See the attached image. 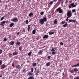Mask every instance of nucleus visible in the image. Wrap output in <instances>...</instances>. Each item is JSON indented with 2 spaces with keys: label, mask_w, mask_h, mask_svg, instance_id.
Instances as JSON below:
<instances>
[{
  "label": "nucleus",
  "mask_w": 79,
  "mask_h": 79,
  "mask_svg": "<svg viewBox=\"0 0 79 79\" xmlns=\"http://www.w3.org/2000/svg\"><path fill=\"white\" fill-rule=\"evenodd\" d=\"M47 18H46V17H43V19H40L39 23L40 24H41L43 25V24H44V22H47Z\"/></svg>",
  "instance_id": "nucleus-1"
},
{
  "label": "nucleus",
  "mask_w": 79,
  "mask_h": 79,
  "mask_svg": "<svg viewBox=\"0 0 79 79\" xmlns=\"http://www.w3.org/2000/svg\"><path fill=\"white\" fill-rule=\"evenodd\" d=\"M56 10L58 12H59V13H63V9H61V7H59L56 9Z\"/></svg>",
  "instance_id": "nucleus-2"
},
{
  "label": "nucleus",
  "mask_w": 79,
  "mask_h": 79,
  "mask_svg": "<svg viewBox=\"0 0 79 79\" xmlns=\"http://www.w3.org/2000/svg\"><path fill=\"white\" fill-rule=\"evenodd\" d=\"M11 21L14 23H16V22L18 21V19L17 18L14 17L11 20Z\"/></svg>",
  "instance_id": "nucleus-3"
},
{
  "label": "nucleus",
  "mask_w": 79,
  "mask_h": 79,
  "mask_svg": "<svg viewBox=\"0 0 79 79\" xmlns=\"http://www.w3.org/2000/svg\"><path fill=\"white\" fill-rule=\"evenodd\" d=\"M67 16L68 18H69L71 16V12L70 11H69L67 14Z\"/></svg>",
  "instance_id": "nucleus-4"
},
{
  "label": "nucleus",
  "mask_w": 79,
  "mask_h": 79,
  "mask_svg": "<svg viewBox=\"0 0 79 79\" xmlns=\"http://www.w3.org/2000/svg\"><path fill=\"white\" fill-rule=\"evenodd\" d=\"M49 36L48 35H44L43 37V39H48V37Z\"/></svg>",
  "instance_id": "nucleus-5"
},
{
  "label": "nucleus",
  "mask_w": 79,
  "mask_h": 79,
  "mask_svg": "<svg viewBox=\"0 0 79 79\" xmlns=\"http://www.w3.org/2000/svg\"><path fill=\"white\" fill-rule=\"evenodd\" d=\"M1 69H4V68H5V67H6V66L5 65V64H2L1 66Z\"/></svg>",
  "instance_id": "nucleus-6"
},
{
  "label": "nucleus",
  "mask_w": 79,
  "mask_h": 79,
  "mask_svg": "<svg viewBox=\"0 0 79 79\" xmlns=\"http://www.w3.org/2000/svg\"><path fill=\"white\" fill-rule=\"evenodd\" d=\"M5 22H6L5 21H2L0 25L1 26H4V24L5 23Z\"/></svg>",
  "instance_id": "nucleus-7"
},
{
  "label": "nucleus",
  "mask_w": 79,
  "mask_h": 79,
  "mask_svg": "<svg viewBox=\"0 0 79 79\" xmlns=\"http://www.w3.org/2000/svg\"><path fill=\"white\" fill-rule=\"evenodd\" d=\"M15 44V42L14 41H11L9 43V44L10 45H13Z\"/></svg>",
  "instance_id": "nucleus-8"
},
{
  "label": "nucleus",
  "mask_w": 79,
  "mask_h": 79,
  "mask_svg": "<svg viewBox=\"0 0 79 79\" xmlns=\"http://www.w3.org/2000/svg\"><path fill=\"white\" fill-rule=\"evenodd\" d=\"M69 22L71 23V22H73L74 23H76V20H69Z\"/></svg>",
  "instance_id": "nucleus-9"
},
{
  "label": "nucleus",
  "mask_w": 79,
  "mask_h": 79,
  "mask_svg": "<svg viewBox=\"0 0 79 79\" xmlns=\"http://www.w3.org/2000/svg\"><path fill=\"white\" fill-rule=\"evenodd\" d=\"M43 53V51L42 50H40L39 51V52H38V54L39 55H42Z\"/></svg>",
  "instance_id": "nucleus-10"
},
{
  "label": "nucleus",
  "mask_w": 79,
  "mask_h": 79,
  "mask_svg": "<svg viewBox=\"0 0 79 79\" xmlns=\"http://www.w3.org/2000/svg\"><path fill=\"white\" fill-rule=\"evenodd\" d=\"M73 71L74 72H77V71H78V69L76 68H75L73 69Z\"/></svg>",
  "instance_id": "nucleus-11"
},
{
  "label": "nucleus",
  "mask_w": 79,
  "mask_h": 79,
  "mask_svg": "<svg viewBox=\"0 0 79 79\" xmlns=\"http://www.w3.org/2000/svg\"><path fill=\"white\" fill-rule=\"evenodd\" d=\"M50 64H51L50 62H48L46 64V66H49Z\"/></svg>",
  "instance_id": "nucleus-12"
},
{
  "label": "nucleus",
  "mask_w": 79,
  "mask_h": 79,
  "mask_svg": "<svg viewBox=\"0 0 79 79\" xmlns=\"http://www.w3.org/2000/svg\"><path fill=\"white\" fill-rule=\"evenodd\" d=\"M57 19H55L54 21V23L55 24H57V23H58V21H57Z\"/></svg>",
  "instance_id": "nucleus-13"
},
{
  "label": "nucleus",
  "mask_w": 79,
  "mask_h": 79,
  "mask_svg": "<svg viewBox=\"0 0 79 79\" xmlns=\"http://www.w3.org/2000/svg\"><path fill=\"white\" fill-rule=\"evenodd\" d=\"M19 45H21V43L20 42H17L16 43V45L19 46Z\"/></svg>",
  "instance_id": "nucleus-14"
},
{
  "label": "nucleus",
  "mask_w": 79,
  "mask_h": 79,
  "mask_svg": "<svg viewBox=\"0 0 79 79\" xmlns=\"http://www.w3.org/2000/svg\"><path fill=\"white\" fill-rule=\"evenodd\" d=\"M16 68L18 69H20V68H21V66L19 65H16Z\"/></svg>",
  "instance_id": "nucleus-15"
},
{
  "label": "nucleus",
  "mask_w": 79,
  "mask_h": 79,
  "mask_svg": "<svg viewBox=\"0 0 79 79\" xmlns=\"http://www.w3.org/2000/svg\"><path fill=\"white\" fill-rule=\"evenodd\" d=\"M14 26V23H10L9 27H13V26Z\"/></svg>",
  "instance_id": "nucleus-16"
},
{
  "label": "nucleus",
  "mask_w": 79,
  "mask_h": 79,
  "mask_svg": "<svg viewBox=\"0 0 79 79\" xmlns=\"http://www.w3.org/2000/svg\"><path fill=\"white\" fill-rule=\"evenodd\" d=\"M37 65V64H36V63H32V66L33 67H35V66H36Z\"/></svg>",
  "instance_id": "nucleus-17"
},
{
  "label": "nucleus",
  "mask_w": 79,
  "mask_h": 79,
  "mask_svg": "<svg viewBox=\"0 0 79 79\" xmlns=\"http://www.w3.org/2000/svg\"><path fill=\"white\" fill-rule=\"evenodd\" d=\"M79 66V63H78L77 64H76L74 66H72V68H73V67H77V66Z\"/></svg>",
  "instance_id": "nucleus-18"
},
{
  "label": "nucleus",
  "mask_w": 79,
  "mask_h": 79,
  "mask_svg": "<svg viewBox=\"0 0 79 79\" xmlns=\"http://www.w3.org/2000/svg\"><path fill=\"white\" fill-rule=\"evenodd\" d=\"M28 74L29 76H32V75H33L32 73L31 72H28Z\"/></svg>",
  "instance_id": "nucleus-19"
},
{
  "label": "nucleus",
  "mask_w": 79,
  "mask_h": 79,
  "mask_svg": "<svg viewBox=\"0 0 79 79\" xmlns=\"http://www.w3.org/2000/svg\"><path fill=\"white\" fill-rule=\"evenodd\" d=\"M29 16L30 17H31L32 16H33V13L31 12L29 14Z\"/></svg>",
  "instance_id": "nucleus-20"
},
{
  "label": "nucleus",
  "mask_w": 79,
  "mask_h": 79,
  "mask_svg": "<svg viewBox=\"0 0 79 79\" xmlns=\"http://www.w3.org/2000/svg\"><path fill=\"white\" fill-rule=\"evenodd\" d=\"M22 48H23V47H22V46H20L19 48V50L20 51H22Z\"/></svg>",
  "instance_id": "nucleus-21"
},
{
  "label": "nucleus",
  "mask_w": 79,
  "mask_h": 79,
  "mask_svg": "<svg viewBox=\"0 0 79 79\" xmlns=\"http://www.w3.org/2000/svg\"><path fill=\"white\" fill-rule=\"evenodd\" d=\"M34 77L33 76H30L29 77L28 79H34Z\"/></svg>",
  "instance_id": "nucleus-22"
},
{
  "label": "nucleus",
  "mask_w": 79,
  "mask_h": 79,
  "mask_svg": "<svg viewBox=\"0 0 79 79\" xmlns=\"http://www.w3.org/2000/svg\"><path fill=\"white\" fill-rule=\"evenodd\" d=\"M55 34V32H49V35H52V34Z\"/></svg>",
  "instance_id": "nucleus-23"
},
{
  "label": "nucleus",
  "mask_w": 79,
  "mask_h": 79,
  "mask_svg": "<svg viewBox=\"0 0 79 79\" xmlns=\"http://www.w3.org/2000/svg\"><path fill=\"white\" fill-rule=\"evenodd\" d=\"M25 22L26 24H29V21L28 20H26Z\"/></svg>",
  "instance_id": "nucleus-24"
},
{
  "label": "nucleus",
  "mask_w": 79,
  "mask_h": 79,
  "mask_svg": "<svg viewBox=\"0 0 79 79\" xmlns=\"http://www.w3.org/2000/svg\"><path fill=\"white\" fill-rule=\"evenodd\" d=\"M31 53H32V52L30 51V52L28 54V56H31Z\"/></svg>",
  "instance_id": "nucleus-25"
},
{
  "label": "nucleus",
  "mask_w": 79,
  "mask_h": 79,
  "mask_svg": "<svg viewBox=\"0 0 79 79\" xmlns=\"http://www.w3.org/2000/svg\"><path fill=\"white\" fill-rule=\"evenodd\" d=\"M35 30H33L32 31V34H35Z\"/></svg>",
  "instance_id": "nucleus-26"
},
{
  "label": "nucleus",
  "mask_w": 79,
  "mask_h": 79,
  "mask_svg": "<svg viewBox=\"0 0 79 79\" xmlns=\"http://www.w3.org/2000/svg\"><path fill=\"white\" fill-rule=\"evenodd\" d=\"M17 53H18V52H14L13 53V55L14 56L16 55H17Z\"/></svg>",
  "instance_id": "nucleus-27"
},
{
  "label": "nucleus",
  "mask_w": 79,
  "mask_h": 79,
  "mask_svg": "<svg viewBox=\"0 0 79 79\" xmlns=\"http://www.w3.org/2000/svg\"><path fill=\"white\" fill-rule=\"evenodd\" d=\"M53 2L52 1H51V2H50L49 4V5H52L53 4Z\"/></svg>",
  "instance_id": "nucleus-28"
},
{
  "label": "nucleus",
  "mask_w": 79,
  "mask_h": 79,
  "mask_svg": "<svg viewBox=\"0 0 79 79\" xmlns=\"http://www.w3.org/2000/svg\"><path fill=\"white\" fill-rule=\"evenodd\" d=\"M30 25H28V32H29L30 31Z\"/></svg>",
  "instance_id": "nucleus-29"
},
{
  "label": "nucleus",
  "mask_w": 79,
  "mask_h": 79,
  "mask_svg": "<svg viewBox=\"0 0 79 79\" xmlns=\"http://www.w3.org/2000/svg\"><path fill=\"white\" fill-rule=\"evenodd\" d=\"M76 5H73V6L72 7V8H74V7H76V6H77V3H75Z\"/></svg>",
  "instance_id": "nucleus-30"
},
{
  "label": "nucleus",
  "mask_w": 79,
  "mask_h": 79,
  "mask_svg": "<svg viewBox=\"0 0 79 79\" xmlns=\"http://www.w3.org/2000/svg\"><path fill=\"white\" fill-rule=\"evenodd\" d=\"M70 72H71V73H73V74H74V70H70Z\"/></svg>",
  "instance_id": "nucleus-31"
},
{
  "label": "nucleus",
  "mask_w": 79,
  "mask_h": 79,
  "mask_svg": "<svg viewBox=\"0 0 79 79\" xmlns=\"http://www.w3.org/2000/svg\"><path fill=\"white\" fill-rule=\"evenodd\" d=\"M67 25H68V23H66L65 24L63 25V27H66Z\"/></svg>",
  "instance_id": "nucleus-32"
},
{
  "label": "nucleus",
  "mask_w": 79,
  "mask_h": 79,
  "mask_svg": "<svg viewBox=\"0 0 79 79\" xmlns=\"http://www.w3.org/2000/svg\"><path fill=\"white\" fill-rule=\"evenodd\" d=\"M52 55H55L56 54V52H52Z\"/></svg>",
  "instance_id": "nucleus-33"
},
{
  "label": "nucleus",
  "mask_w": 79,
  "mask_h": 79,
  "mask_svg": "<svg viewBox=\"0 0 79 79\" xmlns=\"http://www.w3.org/2000/svg\"><path fill=\"white\" fill-rule=\"evenodd\" d=\"M44 14V12H41L40 13V14L41 15H43Z\"/></svg>",
  "instance_id": "nucleus-34"
},
{
  "label": "nucleus",
  "mask_w": 79,
  "mask_h": 79,
  "mask_svg": "<svg viewBox=\"0 0 79 79\" xmlns=\"http://www.w3.org/2000/svg\"><path fill=\"white\" fill-rule=\"evenodd\" d=\"M70 5L73 7V6L74 5V3H72Z\"/></svg>",
  "instance_id": "nucleus-35"
},
{
  "label": "nucleus",
  "mask_w": 79,
  "mask_h": 79,
  "mask_svg": "<svg viewBox=\"0 0 79 79\" xmlns=\"http://www.w3.org/2000/svg\"><path fill=\"white\" fill-rule=\"evenodd\" d=\"M11 55H13V54H11L10 53H9V58H11V56H11Z\"/></svg>",
  "instance_id": "nucleus-36"
},
{
  "label": "nucleus",
  "mask_w": 79,
  "mask_h": 79,
  "mask_svg": "<svg viewBox=\"0 0 79 79\" xmlns=\"http://www.w3.org/2000/svg\"><path fill=\"white\" fill-rule=\"evenodd\" d=\"M31 71L32 72V73H33L34 71V68H31Z\"/></svg>",
  "instance_id": "nucleus-37"
},
{
  "label": "nucleus",
  "mask_w": 79,
  "mask_h": 79,
  "mask_svg": "<svg viewBox=\"0 0 79 79\" xmlns=\"http://www.w3.org/2000/svg\"><path fill=\"white\" fill-rule=\"evenodd\" d=\"M55 49H54L53 48H52L51 49V52H55Z\"/></svg>",
  "instance_id": "nucleus-38"
},
{
  "label": "nucleus",
  "mask_w": 79,
  "mask_h": 79,
  "mask_svg": "<svg viewBox=\"0 0 79 79\" xmlns=\"http://www.w3.org/2000/svg\"><path fill=\"white\" fill-rule=\"evenodd\" d=\"M65 23V21H62L61 22L62 24H64Z\"/></svg>",
  "instance_id": "nucleus-39"
},
{
  "label": "nucleus",
  "mask_w": 79,
  "mask_h": 79,
  "mask_svg": "<svg viewBox=\"0 0 79 79\" xmlns=\"http://www.w3.org/2000/svg\"><path fill=\"white\" fill-rule=\"evenodd\" d=\"M72 11L73 13H75L76 12V10L75 9H73L72 10Z\"/></svg>",
  "instance_id": "nucleus-40"
},
{
  "label": "nucleus",
  "mask_w": 79,
  "mask_h": 79,
  "mask_svg": "<svg viewBox=\"0 0 79 79\" xmlns=\"http://www.w3.org/2000/svg\"><path fill=\"white\" fill-rule=\"evenodd\" d=\"M2 60H0V66L2 65Z\"/></svg>",
  "instance_id": "nucleus-41"
},
{
  "label": "nucleus",
  "mask_w": 79,
  "mask_h": 79,
  "mask_svg": "<svg viewBox=\"0 0 79 79\" xmlns=\"http://www.w3.org/2000/svg\"><path fill=\"white\" fill-rule=\"evenodd\" d=\"M36 72L37 73H39L40 72V71H39V69H37Z\"/></svg>",
  "instance_id": "nucleus-42"
},
{
  "label": "nucleus",
  "mask_w": 79,
  "mask_h": 79,
  "mask_svg": "<svg viewBox=\"0 0 79 79\" xmlns=\"http://www.w3.org/2000/svg\"><path fill=\"white\" fill-rule=\"evenodd\" d=\"M2 52H3V51L2 49H0V54H2Z\"/></svg>",
  "instance_id": "nucleus-43"
},
{
  "label": "nucleus",
  "mask_w": 79,
  "mask_h": 79,
  "mask_svg": "<svg viewBox=\"0 0 79 79\" xmlns=\"http://www.w3.org/2000/svg\"><path fill=\"white\" fill-rule=\"evenodd\" d=\"M6 40H7V39L6 38H5L4 39V41L5 42H6Z\"/></svg>",
  "instance_id": "nucleus-44"
},
{
  "label": "nucleus",
  "mask_w": 79,
  "mask_h": 79,
  "mask_svg": "<svg viewBox=\"0 0 79 79\" xmlns=\"http://www.w3.org/2000/svg\"><path fill=\"white\" fill-rule=\"evenodd\" d=\"M51 57V56H48V59H49V60H50V57Z\"/></svg>",
  "instance_id": "nucleus-45"
},
{
  "label": "nucleus",
  "mask_w": 79,
  "mask_h": 79,
  "mask_svg": "<svg viewBox=\"0 0 79 79\" xmlns=\"http://www.w3.org/2000/svg\"><path fill=\"white\" fill-rule=\"evenodd\" d=\"M53 2H56L57 0H52Z\"/></svg>",
  "instance_id": "nucleus-46"
},
{
  "label": "nucleus",
  "mask_w": 79,
  "mask_h": 79,
  "mask_svg": "<svg viewBox=\"0 0 79 79\" xmlns=\"http://www.w3.org/2000/svg\"><path fill=\"white\" fill-rule=\"evenodd\" d=\"M4 18H5V17H2L1 18V20H2L4 19Z\"/></svg>",
  "instance_id": "nucleus-47"
},
{
  "label": "nucleus",
  "mask_w": 79,
  "mask_h": 79,
  "mask_svg": "<svg viewBox=\"0 0 79 79\" xmlns=\"http://www.w3.org/2000/svg\"><path fill=\"white\" fill-rule=\"evenodd\" d=\"M74 79H79V77H76Z\"/></svg>",
  "instance_id": "nucleus-48"
},
{
  "label": "nucleus",
  "mask_w": 79,
  "mask_h": 79,
  "mask_svg": "<svg viewBox=\"0 0 79 79\" xmlns=\"http://www.w3.org/2000/svg\"><path fill=\"white\" fill-rule=\"evenodd\" d=\"M60 44L61 45H63V43L62 42H61L60 43Z\"/></svg>",
  "instance_id": "nucleus-49"
},
{
  "label": "nucleus",
  "mask_w": 79,
  "mask_h": 79,
  "mask_svg": "<svg viewBox=\"0 0 79 79\" xmlns=\"http://www.w3.org/2000/svg\"><path fill=\"white\" fill-rule=\"evenodd\" d=\"M71 6H72L71 5L69 6V9H70V8H72Z\"/></svg>",
  "instance_id": "nucleus-50"
},
{
  "label": "nucleus",
  "mask_w": 79,
  "mask_h": 79,
  "mask_svg": "<svg viewBox=\"0 0 79 79\" xmlns=\"http://www.w3.org/2000/svg\"><path fill=\"white\" fill-rule=\"evenodd\" d=\"M40 59H37V60L38 61V62H40Z\"/></svg>",
  "instance_id": "nucleus-51"
},
{
  "label": "nucleus",
  "mask_w": 79,
  "mask_h": 79,
  "mask_svg": "<svg viewBox=\"0 0 79 79\" xmlns=\"http://www.w3.org/2000/svg\"><path fill=\"white\" fill-rule=\"evenodd\" d=\"M12 66H13V67H15V65H14V63H12Z\"/></svg>",
  "instance_id": "nucleus-52"
},
{
  "label": "nucleus",
  "mask_w": 79,
  "mask_h": 79,
  "mask_svg": "<svg viewBox=\"0 0 79 79\" xmlns=\"http://www.w3.org/2000/svg\"><path fill=\"white\" fill-rule=\"evenodd\" d=\"M63 1L61 3V5L62 6H63Z\"/></svg>",
  "instance_id": "nucleus-53"
},
{
  "label": "nucleus",
  "mask_w": 79,
  "mask_h": 79,
  "mask_svg": "<svg viewBox=\"0 0 79 79\" xmlns=\"http://www.w3.org/2000/svg\"><path fill=\"white\" fill-rule=\"evenodd\" d=\"M69 18H68V17L67 18V19H66V20L67 21H68V20H69V19H68Z\"/></svg>",
  "instance_id": "nucleus-54"
},
{
  "label": "nucleus",
  "mask_w": 79,
  "mask_h": 79,
  "mask_svg": "<svg viewBox=\"0 0 79 79\" xmlns=\"http://www.w3.org/2000/svg\"><path fill=\"white\" fill-rule=\"evenodd\" d=\"M36 73V76H38V75H39V73Z\"/></svg>",
  "instance_id": "nucleus-55"
},
{
  "label": "nucleus",
  "mask_w": 79,
  "mask_h": 79,
  "mask_svg": "<svg viewBox=\"0 0 79 79\" xmlns=\"http://www.w3.org/2000/svg\"><path fill=\"white\" fill-rule=\"evenodd\" d=\"M25 71H26V70H25V69H23V73H24L25 72Z\"/></svg>",
  "instance_id": "nucleus-56"
},
{
  "label": "nucleus",
  "mask_w": 79,
  "mask_h": 79,
  "mask_svg": "<svg viewBox=\"0 0 79 79\" xmlns=\"http://www.w3.org/2000/svg\"><path fill=\"white\" fill-rule=\"evenodd\" d=\"M37 71V69L36 68H35V71Z\"/></svg>",
  "instance_id": "nucleus-57"
},
{
  "label": "nucleus",
  "mask_w": 79,
  "mask_h": 79,
  "mask_svg": "<svg viewBox=\"0 0 79 79\" xmlns=\"http://www.w3.org/2000/svg\"><path fill=\"white\" fill-rule=\"evenodd\" d=\"M66 3H68V1L66 0Z\"/></svg>",
  "instance_id": "nucleus-58"
},
{
  "label": "nucleus",
  "mask_w": 79,
  "mask_h": 79,
  "mask_svg": "<svg viewBox=\"0 0 79 79\" xmlns=\"http://www.w3.org/2000/svg\"><path fill=\"white\" fill-rule=\"evenodd\" d=\"M61 1H62V0H58L59 2H61Z\"/></svg>",
  "instance_id": "nucleus-59"
},
{
  "label": "nucleus",
  "mask_w": 79,
  "mask_h": 79,
  "mask_svg": "<svg viewBox=\"0 0 79 79\" xmlns=\"http://www.w3.org/2000/svg\"><path fill=\"white\" fill-rule=\"evenodd\" d=\"M17 35H19V32H18V33H17Z\"/></svg>",
  "instance_id": "nucleus-60"
},
{
  "label": "nucleus",
  "mask_w": 79,
  "mask_h": 79,
  "mask_svg": "<svg viewBox=\"0 0 79 79\" xmlns=\"http://www.w3.org/2000/svg\"><path fill=\"white\" fill-rule=\"evenodd\" d=\"M5 23H8V21H5Z\"/></svg>",
  "instance_id": "nucleus-61"
},
{
  "label": "nucleus",
  "mask_w": 79,
  "mask_h": 79,
  "mask_svg": "<svg viewBox=\"0 0 79 79\" xmlns=\"http://www.w3.org/2000/svg\"><path fill=\"white\" fill-rule=\"evenodd\" d=\"M2 77V75L0 76V77Z\"/></svg>",
  "instance_id": "nucleus-62"
},
{
  "label": "nucleus",
  "mask_w": 79,
  "mask_h": 79,
  "mask_svg": "<svg viewBox=\"0 0 79 79\" xmlns=\"http://www.w3.org/2000/svg\"><path fill=\"white\" fill-rule=\"evenodd\" d=\"M75 15H76V13H75L74 14Z\"/></svg>",
  "instance_id": "nucleus-63"
},
{
  "label": "nucleus",
  "mask_w": 79,
  "mask_h": 79,
  "mask_svg": "<svg viewBox=\"0 0 79 79\" xmlns=\"http://www.w3.org/2000/svg\"><path fill=\"white\" fill-rule=\"evenodd\" d=\"M2 2V1H1V0H0V3H1Z\"/></svg>",
  "instance_id": "nucleus-64"
}]
</instances>
